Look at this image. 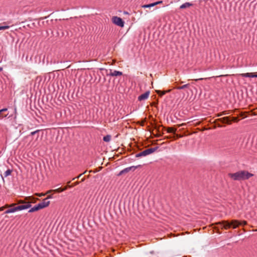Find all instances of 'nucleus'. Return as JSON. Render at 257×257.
<instances>
[{
    "instance_id": "1",
    "label": "nucleus",
    "mask_w": 257,
    "mask_h": 257,
    "mask_svg": "<svg viewBox=\"0 0 257 257\" xmlns=\"http://www.w3.org/2000/svg\"><path fill=\"white\" fill-rule=\"evenodd\" d=\"M253 175L249 173L248 171L242 170L239 171L234 173H229L228 176L232 180L235 181H241L248 179Z\"/></svg>"
},
{
    "instance_id": "2",
    "label": "nucleus",
    "mask_w": 257,
    "mask_h": 257,
    "mask_svg": "<svg viewBox=\"0 0 257 257\" xmlns=\"http://www.w3.org/2000/svg\"><path fill=\"white\" fill-rule=\"evenodd\" d=\"M217 225H220L221 228H224L225 229H228L230 227H232L235 229L238 227L239 225H242L241 222L237 220H232L230 221L228 220H223L221 222H218L216 223Z\"/></svg>"
},
{
    "instance_id": "3",
    "label": "nucleus",
    "mask_w": 257,
    "mask_h": 257,
    "mask_svg": "<svg viewBox=\"0 0 257 257\" xmlns=\"http://www.w3.org/2000/svg\"><path fill=\"white\" fill-rule=\"evenodd\" d=\"M199 14L203 16H215V14L213 9L209 6H206L201 9Z\"/></svg>"
},
{
    "instance_id": "4",
    "label": "nucleus",
    "mask_w": 257,
    "mask_h": 257,
    "mask_svg": "<svg viewBox=\"0 0 257 257\" xmlns=\"http://www.w3.org/2000/svg\"><path fill=\"white\" fill-rule=\"evenodd\" d=\"M162 3V1H159L155 3H151L148 5H144L142 7L141 10H138L134 12L136 16H139L141 15L143 13V10H145L146 8H151L154 7L155 6L159 4Z\"/></svg>"
},
{
    "instance_id": "5",
    "label": "nucleus",
    "mask_w": 257,
    "mask_h": 257,
    "mask_svg": "<svg viewBox=\"0 0 257 257\" xmlns=\"http://www.w3.org/2000/svg\"><path fill=\"white\" fill-rule=\"evenodd\" d=\"M16 205V204L14 206L8 208H10L11 213H13V212H15L17 211H20V210L28 209V208H29L31 206V205L30 204L21 205L15 206Z\"/></svg>"
},
{
    "instance_id": "6",
    "label": "nucleus",
    "mask_w": 257,
    "mask_h": 257,
    "mask_svg": "<svg viewBox=\"0 0 257 257\" xmlns=\"http://www.w3.org/2000/svg\"><path fill=\"white\" fill-rule=\"evenodd\" d=\"M205 2V0H199L197 3L193 4L191 3L186 2L183 4H182L180 6V9H185L187 8H189L191 6H194L195 8L200 7L202 5V2Z\"/></svg>"
},
{
    "instance_id": "7",
    "label": "nucleus",
    "mask_w": 257,
    "mask_h": 257,
    "mask_svg": "<svg viewBox=\"0 0 257 257\" xmlns=\"http://www.w3.org/2000/svg\"><path fill=\"white\" fill-rule=\"evenodd\" d=\"M157 150L156 148H150L147 150H144V151L137 154L136 156V157H141L142 156H146L149 154H151Z\"/></svg>"
},
{
    "instance_id": "8",
    "label": "nucleus",
    "mask_w": 257,
    "mask_h": 257,
    "mask_svg": "<svg viewBox=\"0 0 257 257\" xmlns=\"http://www.w3.org/2000/svg\"><path fill=\"white\" fill-rule=\"evenodd\" d=\"M111 21L113 23L119 27H123L124 26V22L120 17H112Z\"/></svg>"
},
{
    "instance_id": "9",
    "label": "nucleus",
    "mask_w": 257,
    "mask_h": 257,
    "mask_svg": "<svg viewBox=\"0 0 257 257\" xmlns=\"http://www.w3.org/2000/svg\"><path fill=\"white\" fill-rule=\"evenodd\" d=\"M140 166H141L139 165L137 166H131V167H128V168H126L124 169L123 170H122V171H121L119 173L118 175V176L121 175L122 174L126 173L131 171H134L135 170V169H136L138 167H140Z\"/></svg>"
},
{
    "instance_id": "10",
    "label": "nucleus",
    "mask_w": 257,
    "mask_h": 257,
    "mask_svg": "<svg viewBox=\"0 0 257 257\" xmlns=\"http://www.w3.org/2000/svg\"><path fill=\"white\" fill-rule=\"evenodd\" d=\"M216 120L219 121L223 123H226L228 124H230L231 123V121L229 117H224L220 118L217 119Z\"/></svg>"
},
{
    "instance_id": "11",
    "label": "nucleus",
    "mask_w": 257,
    "mask_h": 257,
    "mask_svg": "<svg viewBox=\"0 0 257 257\" xmlns=\"http://www.w3.org/2000/svg\"><path fill=\"white\" fill-rule=\"evenodd\" d=\"M149 94H150V92L147 91L145 93H144L141 94L140 96H139V97H138V99L140 101L147 99L149 97Z\"/></svg>"
},
{
    "instance_id": "12",
    "label": "nucleus",
    "mask_w": 257,
    "mask_h": 257,
    "mask_svg": "<svg viewBox=\"0 0 257 257\" xmlns=\"http://www.w3.org/2000/svg\"><path fill=\"white\" fill-rule=\"evenodd\" d=\"M38 198H36L33 196H29L25 198V200L27 201V204H30L31 203H35L37 200H38Z\"/></svg>"
},
{
    "instance_id": "13",
    "label": "nucleus",
    "mask_w": 257,
    "mask_h": 257,
    "mask_svg": "<svg viewBox=\"0 0 257 257\" xmlns=\"http://www.w3.org/2000/svg\"><path fill=\"white\" fill-rule=\"evenodd\" d=\"M109 75L111 76H121L122 75V73L120 71H116V70H114L113 72H112L111 70H110V72Z\"/></svg>"
},
{
    "instance_id": "14",
    "label": "nucleus",
    "mask_w": 257,
    "mask_h": 257,
    "mask_svg": "<svg viewBox=\"0 0 257 257\" xmlns=\"http://www.w3.org/2000/svg\"><path fill=\"white\" fill-rule=\"evenodd\" d=\"M40 204L43 206V208H45L49 206L50 201H48L47 199H44Z\"/></svg>"
},
{
    "instance_id": "15",
    "label": "nucleus",
    "mask_w": 257,
    "mask_h": 257,
    "mask_svg": "<svg viewBox=\"0 0 257 257\" xmlns=\"http://www.w3.org/2000/svg\"><path fill=\"white\" fill-rule=\"evenodd\" d=\"M16 205V203H13L11 204H6L5 206L0 207V211H3L5 209L8 208L9 207H11Z\"/></svg>"
},
{
    "instance_id": "16",
    "label": "nucleus",
    "mask_w": 257,
    "mask_h": 257,
    "mask_svg": "<svg viewBox=\"0 0 257 257\" xmlns=\"http://www.w3.org/2000/svg\"><path fill=\"white\" fill-rule=\"evenodd\" d=\"M117 15L119 16H122L124 15H132V13H129L128 12L125 11H118L117 13H116Z\"/></svg>"
},
{
    "instance_id": "17",
    "label": "nucleus",
    "mask_w": 257,
    "mask_h": 257,
    "mask_svg": "<svg viewBox=\"0 0 257 257\" xmlns=\"http://www.w3.org/2000/svg\"><path fill=\"white\" fill-rule=\"evenodd\" d=\"M176 131V129L173 127H168L167 128V132L168 133H174L175 134Z\"/></svg>"
},
{
    "instance_id": "18",
    "label": "nucleus",
    "mask_w": 257,
    "mask_h": 257,
    "mask_svg": "<svg viewBox=\"0 0 257 257\" xmlns=\"http://www.w3.org/2000/svg\"><path fill=\"white\" fill-rule=\"evenodd\" d=\"M7 110V108H3L1 110H0V118H3L4 117H6L7 116V114L6 115H3L2 112L6 111Z\"/></svg>"
},
{
    "instance_id": "19",
    "label": "nucleus",
    "mask_w": 257,
    "mask_h": 257,
    "mask_svg": "<svg viewBox=\"0 0 257 257\" xmlns=\"http://www.w3.org/2000/svg\"><path fill=\"white\" fill-rule=\"evenodd\" d=\"M65 190H66V188H58V189H54V193H60V192H63V191H64Z\"/></svg>"
},
{
    "instance_id": "20",
    "label": "nucleus",
    "mask_w": 257,
    "mask_h": 257,
    "mask_svg": "<svg viewBox=\"0 0 257 257\" xmlns=\"http://www.w3.org/2000/svg\"><path fill=\"white\" fill-rule=\"evenodd\" d=\"M110 139H111V137L109 135H107L105 137H103V141L106 142H108L110 141Z\"/></svg>"
},
{
    "instance_id": "21",
    "label": "nucleus",
    "mask_w": 257,
    "mask_h": 257,
    "mask_svg": "<svg viewBox=\"0 0 257 257\" xmlns=\"http://www.w3.org/2000/svg\"><path fill=\"white\" fill-rule=\"evenodd\" d=\"M12 173V170L10 169H8L4 173V176L5 177H8V176L10 175Z\"/></svg>"
},
{
    "instance_id": "22",
    "label": "nucleus",
    "mask_w": 257,
    "mask_h": 257,
    "mask_svg": "<svg viewBox=\"0 0 257 257\" xmlns=\"http://www.w3.org/2000/svg\"><path fill=\"white\" fill-rule=\"evenodd\" d=\"M156 92L161 96L167 93V91H161V90H156Z\"/></svg>"
},
{
    "instance_id": "23",
    "label": "nucleus",
    "mask_w": 257,
    "mask_h": 257,
    "mask_svg": "<svg viewBox=\"0 0 257 257\" xmlns=\"http://www.w3.org/2000/svg\"><path fill=\"white\" fill-rule=\"evenodd\" d=\"M188 86H189V84H187L181 86L177 87H176V88L177 89H185V88L188 87Z\"/></svg>"
},
{
    "instance_id": "24",
    "label": "nucleus",
    "mask_w": 257,
    "mask_h": 257,
    "mask_svg": "<svg viewBox=\"0 0 257 257\" xmlns=\"http://www.w3.org/2000/svg\"><path fill=\"white\" fill-rule=\"evenodd\" d=\"M9 28H10V27L9 26H7V25L0 26V31L1 30H6V29H8Z\"/></svg>"
},
{
    "instance_id": "25",
    "label": "nucleus",
    "mask_w": 257,
    "mask_h": 257,
    "mask_svg": "<svg viewBox=\"0 0 257 257\" xmlns=\"http://www.w3.org/2000/svg\"><path fill=\"white\" fill-rule=\"evenodd\" d=\"M37 211H38L37 208L36 206H35L34 207H33L31 209L29 210V212H33Z\"/></svg>"
},
{
    "instance_id": "26",
    "label": "nucleus",
    "mask_w": 257,
    "mask_h": 257,
    "mask_svg": "<svg viewBox=\"0 0 257 257\" xmlns=\"http://www.w3.org/2000/svg\"><path fill=\"white\" fill-rule=\"evenodd\" d=\"M228 113H227L226 111H222L219 113H218L217 114V116L219 117V116H221L223 115H225V114H228Z\"/></svg>"
},
{
    "instance_id": "27",
    "label": "nucleus",
    "mask_w": 257,
    "mask_h": 257,
    "mask_svg": "<svg viewBox=\"0 0 257 257\" xmlns=\"http://www.w3.org/2000/svg\"><path fill=\"white\" fill-rule=\"evenodd\" d=\"M36 206V207L37 208V210H38L44 208L43 206L40 204V203H39L38 205H37Z\"/></svg>"
},
{
    "instance_id": "28",
    "label": "nucleus",
    "mask_w": 257,
    "mask_h": 257,
    "mask_svg": "<svg viewBox=\"0 0 257 257\" xmlns=\"http://www.w3.org/2000/svg\"><path fill=\"white\" fill-rule=\"evenodd\" d=\"M240 75L243 77H249V73H242Z\"/></svg>"
},
{
    "instance_id": "29",
    "label": "nucleus",
    "mask_w": 257,
    "mask_h": 257,
    "mask_svg": "<svg viewBox=\"0 0 257 257\" xmlns=\"http://www.w3.org/2000/svg\"><path fill=\"white\" fill-rule=\"evenodd\" d=\"M86 173V171H84V172H83V173L79 174L77 177H75V178H73V179H72V180H75V179H76V178H80V177H81V176H82L83 174H85Z\"/></svg>"
},
{
    "instance_id": "30",
    "label": "nucleus",
    "mask_w": 257,
    "mask_h": 257,
    "mask_svg": "<svg viewBox=\"0 0 257 257\" xmlns=\"http://www.w3.org/2000/svg\"><path fill=\"white\" fill-rule=\"evenodd\" d=\"M79 184V182L77 181V182L72 184L71 185H70L69 187H74V186H75L76 185H78Z\"/></svg>"
},
{
    "instance_id": "31",
    "label": "nucleus",
    "mask_w": 257,
    "mask_h": 257,
    "mask_svg": "<svg viewBox=\"0 0 257 257\" xmlns=\"http://www.w3.org/2000/svg\"><path fill=\"white\" fill-rule=\"evenodd\" d=\"M18 203L20 204V203H22V204H24V203H27V201H26V200H20L18 201Z\"/></svg>"
},
{
    "instance_id": "32",
    "label": "nucleus",
    "mask_w": 257,
    "mask_h": 257,
    "mask_svg": "<svg viewBox=\"0 0 257 257\" xmlns=\"http://www.w3.org/2000/svg\"><path fill=\"white\" fill-rule=\"evenodd\" d=\"M231 121L237 122L238 121V119H237V117H232Z\"/></svg>"
},
{
    "instance_id": "33",
    "label": "nucleus",
    "mask_w": 257,
    "mask_h": 257,
    "mask_svg": "<svg viewBox=\"0 0 257 257\" xmlns=\"http://www.w3.org/2000/svg\"><path fill=\"white\" fill-rule=\"evenodd\" d=\"M249 77H257V75H254L252 73H249Z\"/></svg>"
},
{
    "instance_id": "34",
    "label": "nucleus",
    "mask_w": 257,
    "mask_h": 257,
    "mask_svg": "<svg viewBox=\"0 0 257 257\" xmlns=\"http://www.w3.org/2000/svg\"><path fill=\"white\" fill-rule=\"evenodd\" d=\"M36 195L37 196H38L39 197H41V196H45L46 194H43V193H41V194H39V193H36Z\"/></svg>"
},
{
    "instance_id": "35",
    "label": "nucleus",
    "mask_w": 257,
    "mask_h": 257,
    "mask_svg": "<svg viewBox=\"0 0 257 257\" xmlns=\"http://www.w3.org/2000/svg\"><path fill=\"white\" fill-rule=\"evenodd\" d=\"M53 198V195L52 194H49L48 195L47 197L46 198V199H47V200H48V199H50V198Z\"/></svg>"
},
{
    "instance_id": "36",
    "label": "nucleus",
    "mask_w": 257,
    "mask_h": 257,
    "mask_svg": "<svg viewBox=\"0 0 257 257\" xmlns=\"http://www.w3.org/2000/svg\"><path fill=\"white\" fill-rule=\"evenodd\" d=\"M39 132V130H37L36 131H34V132H31V135L33 136L35 134H36L37 133Z\"/></svg>"
},
{
    "instance_id": "37",
    "label": "nucleus",
    "mask_w": 257,
    "mask_h": 257,
    "mask_svg": "<svg viewBox=\"0 0 257 257\" xmlns=\"http://www.w3.org/2000/svg\"><path fill=\"white\" fill-rule=\"evenodd\" d=\"M51 192H54V190H49L45 194H49L50 193H51Z\"/></svg>"
},
{
    "instance_id": "38",
    "label": "nucleus",
    "mask_w": 257,
    "mask_h": 257,
    "mask_svg": "<svg viewBox=\"0 0 257 257\" xmlns=\"http://www.w3.org/2000/svg\"><path fill=\"white\" fill-rule=\"evenodd\" d=\"M240 222H241V223H242L241 225H245L247 224V222L246 221H240Z\"/></svg>"
},
{
    "instance_id": "39",
    "label": "nucleus",
    "mask_w": 257,
    "mask_h": 257,
    "mask_svg": "<svg viewBox=\"0 0 257 257\" xmlns=\"http://www.w3.org/2000/svg\"><path fill=\"white\" fill-rule=\"evenodd\" d=\"M5 213L6 214H9V213H11V212H10V208L8 209V210H7L5 212Z\"/></svg>"
},
{
    "instance_id": "40",
    "label": "nucleus",
    "mask_w": 257,
    "mask_h": 257,
    "mask_svg": "<svg viewBox=\"0 0 257 257\" xmlns=\"http://www.w3.org/2000/svg\"><path fill=\"white\" fill-rule=\"evenodd\" d=\"M69 186H70V185H67V186H66V187H65L64 188H66V190L68 188H70V187H69Z\"/></svg>"
},
{
    "instance_id": "41",
    "label": "nucleus",
    "mask_w": 257,
    "mask_h": 257,
    "mask_svg": "<svg viewBox=\"0 0 257 257\" xmlns=\"http://www.w3.org/2000/svg\"><path fill=\"white\" fill-rule=\"evenodd\" d=\"M84 180H85V178H83L81 179V182H83V181H84Z\"/></svg>"
},
{
    "instance_id": "42",
    "label": "nucleus",
    "mask_w": 257,
    "mask_h": 257,
    "mask_svg": "<svg viewBox=\"0 0 257 257\" xmlns=\"http://www.w3.org/2000/svg\"><path fill=\"white\" fill-rule=\"evenodd\" d=\"M202 79H203V78H199V79H195V81H197V80H202Z\"/></svg>"
},
{
    "instance_id": "43",
    "label": "nucleus",
    "mask_w": 257,
    "mask_h": 257,
    "mask_svg": "<svg viewBox=\"0 0 257 257\" xmlns=\"http://www.w3.org/2000/svg\"><path fill=\"white\" fill-rule=\"evenodd\" d=\"M2 70H3L2 68L0 67V72H1V71H2Z\"/></svg>"
},
{
    "instance_id": "44",
    "label": "nucleus",
    "mask_w": 257,
    "mask_h": 257,
    "mask_svg": "<svg viewBox=\"0 0 257 257\" xmlns=\"http://www.w3.org/2000/svg\"><path fill=\"white\" fill-rule=\"evenodd\" d=\"M170 91H171V90H167L166 91H167V92H170Z\"/></svg>"
},
{
    "instance_id": "45",
    "label": "nucleus",
    "mask_w": 257,
    "mask_h": 257,
    "mask_svg": "<svg viewBox=\"0 0 257 257\" xmlns=\"http://www.w3.org/2000/svg\"><path fill=\"white\" fill-rule=\"evenodd\" d=\"M183 125H184V124H183V123H182L181 124H180V125H179V126H180Z\"/></svg>"
},
{
    "instance_id": "46",
    "label": "nucleus",
    "mask_w": 257,
    "mask_h": 257,
    "mask_svg": "<svg viewBox=\"0 0 257 257\" xmlns=\"http://www.w3.org/2000/svg\"><path fill=\"white\" fill-rule=\"evenodd\" d=\"M218 126L219 127H221V125H220V124H218Z\"/></svg>"
},
{
    "instance_id": "47",
    "label": "nucleus",
    "mask_w": 257,
    "mask_h": 257,
    "mask_svg": "<svg viewBox=\"0 0 257 257\" xmlns=\"http://www.w3.org/2000/svg\"><path fill=\"white\" fill-rule=\"evenodd\" d=\"M52 13L51 14V15H52ZM50 15H51V14H50V15H48V17H50Z\"/></svg>"
}]
</instances>
